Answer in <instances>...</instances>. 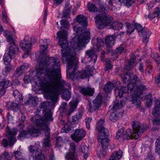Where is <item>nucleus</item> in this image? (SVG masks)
I'll list each match as a JSON object with an SVG mask.
<instances>
[{
  "mask_svg": "<svg viewBox=\"0 0 160 160\" xmlns=\"http://www.w3.org/2000/svg\"><path fill=\"white\" fill-rule=\"evenodd\" d=\"M160 13V8L159 7H157L153 12H150L148 16V18L152 19L156 17H158Z\"/></svg>",
  "mask_w": 160,
  "mask_h": 160,
  "instance_id": "c85d7f7f",
  "label": "nucleus"
},
{
  "mask_svg": "<svg viewBox=\"0 0 160 160\" xmlns=\"http://www.w3.org/2000/svg\"><path fill=\"white\" fill-rule=\"evenodd\" d=\"M50 103L48 101L41 103L36 110L37 114L34 118L31 119L35 120V125L44 132L46 138L42 141L43 148H48L50 146V129L48 125L49 122L53 120L51 111L49 108Z\"/></svg>",
  "mask_w": 160,
  "mask_h": 160,
  "instance_id": "f03ea898",
  "label": "nucleus"
},
{
  "mask_svg": "<svg viewBox=\"0 0 160 160\" xmlns=\"http://www.w3.org/2000/svg\"><path fill=\"white\" fill-rule=\"evenodd\" d=\"M67 103L66 102H63L62 103L60 107L59 108L60 112H65L67 109Z\"/></svg>",
  "mask_w": 160,
  "mask_h": 160,
  "instance_id": "603ef678",
  "label": "nucleus"
},
{
  "mask_svg": "<svg viewBox=\"0 0 160 160\" xmlns=\"http://www.w3.org/2000/svg\"><path fill=\"white\" fill-rule=\"evenodd\" d=\"M121 77L123 83L125 84H127L131 78L130 73L128 72H127L126 73H123L121 75Z\"/></svg>",
  "mask_w": 160,
  "mask_h": 160,
  "instance_id": "bb28decb",
  "label": "nucleus"
},
{
  "mask_svg": "<svg viewBox=\"0 0 160 160\" xmlns=\"http://www.w3.org/2000/svg\"><path fill=\"white\" fill-rule=\"evenodd\" d=\"M122 151L119 150L112 154L109 160H119L122 156Z\"/></svg>",
  "mask_w": 160,
  "mask_h": 160,
  "instance_id": "5701e85b",
  "label": "nucleus"
},
{
  "mask_svg": "<svg viewBox=\"0 0 160 160\" xmlns=\"http://www.w3.org/2000/svg\"><path fill=\"white\" fill-rule=\"evenodd\" d=\"M1 144L4 147H7L8 145H9L11 146L10 145L9 141L8 142L7 139L5 138L3 139L1 143Z\"/></svg>",
  "mask_w": 160,
  "mask_h": 160,
  "instance_id": "69168bd1",
  "label": "nucleus"
},
{
  "mask_svg": "<svg viewBox=\"0 0 160 160\" xmlns=\"http://www.w3.org/2000/svg\"><path fill=\"white\" fill-rule=\"evenodd\" d=\"M103 96V95L102 96L99 93L96 99L93 101L92 104L90 103H89V105L91 111H95L98 109L102 103V97Z\"/></svg>",
  "mask_w": 160,
  "mask_h": 160,
  "instance_id": "ddd939ff",
  "label": "nucleus"
},
{
  "mask_svg": "<svg viewBox=\"0 0 160 160\" xmlns=\"http://www.w3.org/2000/svg\"><path fill=\"white\" fill-rule=\"evenodd\" d=\"M155 83L160 88V74L156 76L155 78Z\"/></svg>",
  "mask_w": 160,
  "mask_h": 160,
  "instance_id": "e2e57ef3",
  "label": "nucleus"
},
{
  "mask_svg": "<svg viewBox=\"0 0 160 160\" xmlns=\"http://www.w3.org/2000/svg\"><path fill=\"white\" fill-rule=\"evenodd\" d=\"M108 3L110 5L113 7H116V5L118 2H121V0H109Z\"/></svg>",
  "mask_w": 160,
  "mask_h": 160,
  "instance_id": "864d4df0",
  "label": "nucleus"
},
{
  "mask_svg": "<svg viewBox=\"0 0 160 160\" xmlns=\"http://www.w3.org/2000/svg\"><path fill=\"white\" fill-rule=\"evenodd\" d=\"M135 29H136L138 32H142L144 29L147 28L145 27L142 28L140 24H135Z\"/></svg>",
  "mask_w": 160,
  "mask_h": 160,
  "instance_id": "5fc2aeb1",
  "label": "nucleus"
},
{
  "mask_svg": "<svg viewBox=\"0 0 160 160\" xmlns=\"http://www.w3.org/2000/svg\"><path fill=\"white\" fill-rule=\"evenodd\" d=\"M94 92V91H80V92L84 96H92Z\"/></svg>",
  "mask_w": 160,
  "mask_h": 160,
  "instance_id": "3c124183",
  "label": "nucleus"
},
{
  "mask_svg": "<svg viewBox=\"0 0 160 160\" xmlns=\"http://www.w3.org/2000/svg\"><path fill=\"white\" fill-rule=\"evenodd\" d=\"M75 153L69 152L66 156L65 158L66 160H77V158L75 155Z\"/></svg>",
  "mask_w": 160,
  "mask_h": 160,
  "instance_id": "e433bc0d",
  "label": "nucleus"
},
{
  "mask_svg": "<svg viewBox=\"0 0 160 160\" xmlns=\"http://www.w3.org/2000/svg\"><path fill=\"white\" fill-rule=\"evenodd\" d=\"M23 72L18 67V68L14 74L12 76V78L14 79L15 78H18L20 77L23 73Z\"/></svg>",
  "mask_w": 160,
  "mask_h": 160,
  "instance_id": "ea45409f",
  "label": "nucleus"
},
{
  "mask_svg": "<svg viewBox=\"0 0 160 160\" xmlns=\"http://www.w3.org/2000/svg\"><path fill=\"white\" fill-rule=\"evenodd\" d=\"M117 88H115L114 84L110 82H107L104 86L103 90H112L114 89V90H117Z\"/></svg>",
  "mask_w": 160,
  "mask_h": 160,
  "instance_id": "f704fd0d",
  "label": "nucleus"
},
{
  "mask_svg": "<svg viewBox=\"0 0 160 160\" xmlns=\"http://www.w3.org/2000/svg\"><path fill=\"white\" fill-rule=\"evenodd\" d=\"M27 134V132L24 130L21 131L18 136V138L21 140L24 138L26 137Z\"/></svg>",
  "mask_w": 160,
  "mask_h": 160,
  "instance_id": "4d7b16f0",
  "label": "nucleus"
},
{
  "mask_svg": "<svg viewBox=\"0 0 160 160\" xmlns=\"http://www.w3.org/2000/svg\"><path fill=\"white\" fill-rule=\"evenodd\" d=\"M104 44V42L102 38H98L97 39L96 46L97 48L102 46Z\"/></svg>",
  "mask_w": 160,
  "mask_h": 160,
  "instance_id": "13d9d810",
  "label": "nucleus"
},
{
  "mask_svg": "<svg viewBox=\"0 0 160 160\" xmlns=\"http://www.w3.org/2000/svg\"><path fill=\"white\" fill-rule=\"evenodd\" d=\"M49 78L40 81L39 84L42 90H69L71 85L62 78L60 72L54 71L48 72Z\"/></svg>",
  "mask_w": 160,
  "mask_h": 160,
  "instance_id": "7ed1b4c3",
  "label": "nucleus"
},
{
  "mask_svg": "<svg viewBox=\"0 0 160 160\" xmlns=\"http://www.w3.org/2000/svg\"><path fill=\"white\" fill-rule=\"evenodd\" d=\"M85 131L82 129H77L72 136V139L76 142H78L81 140L85 136Z\"/></svg>",
  "mask_w": 160,
  "mask_h": 160,
  "instance_id": "4468645a",
  "label": "nucleus"
},
{
  "mask_svg": "<svg viewBox=\"0 0 160 160\" xmlns=\"http://www.w3.org/2000/svg\"><path fill=\"white\" fill-rule=\"evenodd\" d=\"M13 153L14 154V155L16 160L22 159L23 157H24L22 153L19 151L17 150L14 151Z\"/></svg>",
  "mask_w": 160,
  "mask_h": 160,
  "instance_id": "79ce46f5",
  "label": "nucleus"
},
{
  "mask_svg": "<svg viewBox=\"0 0 160 160\" xmlns=\"http://www.w3.org/2000/svg\"><path fill=\"white\" fill-rule=\"evenodd\" d=\"M76 21L82 27L88 26V22L86 17L82 15H79L77 16Z\"/></svg>",
  "mask_w": 160,
  "mask_h": 160,
  "instance_id": "dca6fc26",
  "label": "nucleus"
},
{
  "mask_svg": "<svg viewBox=\"0 0 160 160\" xmlns=\"http://www.w3.org/2000/svg\"><path fill=\"white\" fill-rule=\"evenodd\" d=\"M87 7L90 12H94L98 11V8L96 5L91 2L88 3Z\"/></svg>",
  "mask_w": 160,
  "mask_h": 160,
  "instance_id": "c9c22d12",
  "label": "nucleus"
},
{
  "mask_svg": "<svg viewBox=\"0 0 160 160\" xmlns=\"http://www.w3.org/2000/svg\"><path fill=\"white\" fill-rule=\"evenodd\" d=\"M61 91H43V96L47 99L51 100L53 102L57 101L58 97ZM62 98L68 101L71 97V93L69 91H61Z\"/></svg>",
  "mask_w": 160,
  "mask_h": 160,
  "instance_id": "1a4fd4ad",
  "label": "nucleus"
},
{
  "mask_svg": "<svg viewBox=\"0 0 160 160\" xmlns=\"http://www.w3.org/2000/svg\"><path fill=\"white\" fill-rule=\"evenodd\" d=\"M142 35L143 42L145 43H147L151 35V32L147 28L144 29L142 32Z\"/></svg>",
  "mask_w": 160,
  "mask_h": 160,
  "instance_id": "412c9836",
  "label": "nucleus"
},
{
  "mask_svg": "<svg viewBox=\"0 0 160 160\" xmlns=\"http://www.w3.org/2000/svg\"><path fill=\"white\" fill-rule=\"evenodd\" d=\"M56 145L57 146L61 147V143L62 142V138L60 137H58L56 138Z\"/></svg>",
  "mask_w": 160,
  "mask_h": 160,
  "instance_id": "774afa93",
  "label": "nucleus"
},
{
  "mask_svg": "<svg viewBox=\"0 0 160 160\" xmlns=\"http://www.w3.org/2000/svg\"><path fill=\"white\" fill-rule=\"evenodd\" d=\"M125 103V102L124 100H122L120 101L116 100L113 106V109L115 110L121 109L124 106Z\"/></svg>",
  "mask_w": 160,
  "mask_h": 160,
  "instance_id": "393cba45",
  "label": "nucleus"
},
{
  "mask_svg": "<svg viewBox=\"0 0 160 160\" xmlns=\"http://www.w3.org/2000/svg\"><path fill=\"white\" fill-rule=\"evenodd\" d=\"M11 69L12 68L10 66H6L2 71V73L3 75H7L10 73Z\"/></svg>",
  "mask_w": 160,
  "mask_h": 160,
  "instance_id": "8fccbe9b",
  "label": "nucleus"
},
{
  "mask_svg": "<svg viewBox=\"0 0 160 160\" xmlns=\"http://www.w3.org/2000/svg\"><path fill=\"white\" fill-rule=\"evenodd\" d=\"M104 120L101 119L97 124L96 129L99 132L98 141L100 142L102 148L106 149L109 145V140L108 137L109 135L108 130L103 127L104 125Z\"/></svg>",
  "mask_w": 160,
  "mask_h": 160,
  "instance_id": "0eeeda50",
  "label": "nucleus"
},
{
  "mask_svg": "<svg viewBox=\"0 0 160 160\" xmlns=\"http://www.w3.org/2000/svg\"><path fill=\"white\" fill-rule=\"evenodd\" d=\"M2 19L3 22L5 23H7L8 22L7 16L5 12L2 11Z\"/></svg>",
  "mask_w": 160,
  "mask_h": 160,
  "instance_id": "338daca9",
  "label": "nucleus"
},
{
  "mask_svg": "<svg viewBox=\"0 0 160 160\" xmlns=\"http://www.w3.org/2000/svg\"><path fill=\"white\" fill-rule=\"evenodd\" d=\"M145 91H130L133 93L131 98V101L132 103L136 106L137 107L141 104L140 100L141 99H147L146 104L147 107H149L152 102V98L151 94H147Z\"/></svg>",
  "mask_w": 160,
  "mask_h": 160,
  "instance_id": "6e6552de",
  "label": "nucleus"
},
{
  "mask_svg": "<svg viewBox=\"0 0 160 160\" xmlns=\"http://www.w3.org/2000/svg\"><path fill=\"white\" fill-rule=\"evenodd\" d=\"M29 67V64L28 63H25L18 68L24 73L28 69Z\"/></svg>",
  "mask_w": 160,
  "mask_h": 160,
  "instance_id": "de8ad7c7",
  "label": "nucleus"
},
{
  "mask_svg": "<svg viewBox=\"0 0 160 160\" xmlns=\"http://www.w3.org/2000/svg\"><path fill=\"white\" fill-rule=\"evenodd\" d=\"M136 59V56L134 55H132L128 64L124 67V69L128 71H131L133 68Z\"/></svg>",
  "mask_w": 160,
  "mask_h": 160,
  "instance_id": "a211bd4d",
  "label": "nucleus"
},
{
  "mask_svg": "<svg viewBox=\"0 0 160 160\" xmlns=\"http://www.w3.org/2000/svg\"><path fill=\"white\" fill-rule=\"evenodd\" d=\"M28 132L32 137H37L40 133V129L35 128L32 125L28 126Z\"/></svg>",
  "mask_w": 160,
  "mask_h": 160,
  "instance_id": "f3484780",
  "label": "nucleus"
},
{
  "mask_svg": "<svg viewBox=\"0 0 160 160\" xmlns=\"http://www.w3.org/2000/svg\"><path fill=\"white\" fill-rule=\"evenodd\" d=\"M71 8L67 7L65 6V11L63 13L64 17L68 18L69 17L70 13L71 11Z\"/></svg>",
  "mask_w": 160,
  "mask_h": 160,
  "instance_id": "49530a36",
  "label": "nucleus"
},
{
  "mask_svg": "<svg viewBox=\"0 0 160 160\" xmlns=\"http://www.w3.org/2000/svg\"><path fill=\"white\" fill-rule=\"evenodd\" d=\"M14 57L13 56L10 55L8 53H5L3 57V60L4 64L6 65H9L11 59Z\"/></svg>",
  "mask_w": 160,
  "mask_h": 160,
  "instance_id": "c756f323",
  "label": "nucleus"
},
{
  "mask_svg": "<svg viewBox=\"0 0 160 160\" xmlns=\"http://www.w3.org/2000/svg\"><path fill=\"white\" fill-rule=\"evenodd\" d=\"M41 45H40L42 51L44 52L48 48V46L50 44V41L49 39H41L40 41Z\"/></svg>",
  "mask_w": 160,
  "mask_h": 160,
  "instance_id": "4be33fe9",
  "label": "nucleus"
},
{
  "mask_svg": "<svg viewBox=\"0 0 160 160\" xmlns=\"http://www.w3.org/2000/svg\"><path fill=\"white\" fill-rule=\"evenodd\" d=\"M4 158L7 160H11L12 156L11 153L5 151L0 156V160H4Z\"/></svg>",
  "mask_w": 160,
  "mask_h": 160,
  "instance_id": "7c9ffc66",
  "label": "nucleus"
},
{
  "mask_svg": "<svg viewBox=\"0 0 160 160\" xmlns=\"http://www.w3.org/2000/svg\"><path fill=\"white\" fill-rule=\"evenodd\" d=\"M100 7L99 9V15L95 17L97 28L98 29H103L111 22V19L107 14L109 8L104 3H101L98 1Z\"/></svg>",
  "mask_w": 160,
  "mask_h": 160,
  "instance_id": "423d86ee",
  "label": "nucleus"
},
{
  "mask_svg": "<svg viewBox=\"0 0 160 160\" xmlns=\"http://www.w3.org/2000/svg\"><path fill=\"white\" fill-rule=\"evenodd\" d=\"M71 130V127H68L67 124H66L62 129V132H67L68 131H69Z\"/></svg>",
  "mask_w": 160,
  "mask_h": 160,
  "instance_id": "0e129e2a",
  "label": "nucleus"
},
{
  "mask_svg": "<svg viewBox=\"0 0 160 160\" xmlns=\"http://www.w3.org/2000/svg\"><path fill=\"white\" fill-rule=\"evenodd\" d=\"M19 50V48L17 44L11 45L9 46L8 53L10 55L14 57L15 55L18 52Z\"/></svg>",
  "mask_w": 160,
  "mask_h": 160,
  "instance_id": "aec40b11",
  "label": "nucleus"
},
{
  "mask_svg": "<svg viewBox=\"0 0 160 160\" xmlns=\"http://www.w3.org/2000/svg\"><path fill=\"white\" fill-rule=\"evenodd\" d=\"M153 67L151 62L148 63L147 68L145 71V74L146 75H149L153 71Z\"/></svg>",
  "mask_w": 160,
  "mask_h": 160,
  "instance_id": "c03bdc74",
  "label": "nucleus"
},
{
  "mask_svg": "<svg viewBox=\"0 0 160 160\" xmlns=\"http://www.w3.org/2000/svg\"><path fill=\"white\" fill-rule=\"evenodd\" d=\"M7 132L9 135L8 138L9 141L10 145L11 147L13 145L14 143L16 140V138L14 137L18 132V130L16 129L13 128L12 130L8 129L7 128Z\"/></svg>",
  "mask_w": 160,
  "mask_h": 160,
  "instance_id": "2eb2a0df",
  "label": "nucleus"
},
{
  "mask_svg": "<svg viewBox=\"0 0 160 160\" xmlns=\"http://www.w3.org/2000/svg\"><path fill=\"white\" fill-rule=\"evenodd\" d=\"M126 26L127 29V32L129 33H131L135 29V24H130L129 23H128L126 25Z\"/></svg>",
  "mask_w": 160,
  "mask_h": 160,
  "instance_id": "4c0bfd02",
  "label": "nucleus"
},
{
  "mask_svg": "<svg viewBox=\"0 0 160 160\" xmlns=\"http://www.w3.org/2000/svg\"><path fill=\"white\" fill-rule=\"evenodd\" d=\"M41 67L37 70V75L38 79L44 81L49 78L48 72L54 71L56 72L60 71V62L58 58L47 57L39 64Z\"/></svg>",
  "mask_w": 160,
  "mask_h": 160,
  "instance_id": "20e7f679",
  "label": "nucleus"
},
{
  "mask_svg": "<svg viewBox=\"0 0 160 160\" xmlns=\"http://www.w3.org/2000/svg\"><path fill=\"white\" fill-rule=\"evenodd\" d=\"M156 146L158 153L160 154V138L157 139L156 142Z\"/></svg>",
  "mask_w": 160,
  "mask_h": 160,
  "instance_id": "680f3d73",
  "label": "nucleus"
},
{
  "mask_svg": "<svg viewBox=\"0 0 160 160\" xmlns=\"http://www.w3.org/2000/svg\"><path fill=\"white\" fill-rule=\"evenodd\" d=\"M29 149L30 152L32 153L36 152L38 153L39 150V146L38 145H35L34 146H31L29 147Z\"/></svg>",
  "mask_w": 160,
  "mask_h": 160,
  "instance_id": "09e8293b",
  "label": "nucleus"
},
{
  "mask_svg": "<svg viewBox=\"0 0 160 160\" xmlns=\"http://www.w3.org/2000/svg\"><path fill=\"white\" fill-rule=\"evenodd\" d=\"M73 30L76 35L72 39L71 43L73 46L69 47L67 42V32L64 30L58 31L57 33L59 38L58 43L62 48L61 50L62 59L64 63H67V78L72 80L88 78L90 72L89 70L75 73L78 68V61L76 57L75 49L77 47H82L87 43L90 39V32L86 29L82 30L80 27H74Z\"/></svg>",
  "mask_w": 160,
  "mask_h": 160,
  "instance_id": "f257e3e1",
  "label": "nucleus"
},
{
  "mask_svg": "<svg viewBox=\"0 0 160 160\" xmlns=\"http://www.w3.org/2000/svg\"><path fill=\"white\" fill-rule=\"evenodd\" d=\"M120 116V113L119 112H114L112 113L109 116L110 120L113 122L118 120Z\"/></svg>",
  "mask_w": 160,
  "mask_h": 160,
  "instance_id": "2f4dec72",
  "label": "nucleus"
},
{
  "mask_svg": "<svg viewBox=\"0 0 160 160\" xmlns=\"http://www.w3.org/2000/svg\"><path fill=\"white\" fill-rule=\"evenodd\" d=\"M95 52L93 48H91L90 49L86 51L84 57L82 59V62L87 63L88 62L93 61V63L94 64L98 57L97 55L95 53Z\"/></svg>",
  "mask_w": 160,
  "mask_h": 160,
  "instance_id": "9b49d317",
  "label": "nucleus"
},
{
  "mask_svg": "<svg viewBox=\"0 0 160 160\" xmlns=\"http://www.w3.org/2000/svg\"><path fill=\"white\" fill-rule=\"evenodd\" d=\"M38 99L37 97L31 96L27 102H25V103L35 107L38 104Z\"/></svg>",
  "mask_w": 160,
  "mask_h": 160,
  "instance_id": "b1692460",
  "label": "nucleus"
},
{
  "mask_svg": "<svg viewBox=\"0 0 160 160\" xmlns=\"http://www.w3.org/2000/svg\"><path fill=\"white\" fill-rule=\"evenodd\" d=\"M37 156L35 157V160H45V157L43 154L38 153Z\"/></svg>",
  "mask_w": 160,
  "mask_h": 160,
  "instance_id": "bf43d9fd",
  "label": "nucleus"
},
{
  "mask_svg": "<svg viewBox=\"0 0 160 160\" xmlns=\"http://www.w3.org/2000/svg\"><path fill=\"white\" fill-rule=\"evenodd\" d=\"M132 131L131 129H128L124 133L123 128H120L116 133V138L118 139L120 138H122L125 140H128L133 138L137 139L147 129L144 125L138 122L133 121L132 122Z\"/></svg>",
  "mask_w": 160,
  "mask_h": 160,
  "instance_id": "39448f33",
  "label": "nucleus"
},
{
  "mask_svg": "<svg viewBox=\"0 0 160 160\" xmlns=\"http://www.w3.org/2000/svg\"><path fill=\"white\" fill-rule=\"evenodd\" d=\"M22 93L19 91H14L13 95L14 97L16 99L19 98V100L23 99Z\"/></svg>",
  "mask_w": 160,
  "mask_h": 160,
  "instance_id": "37998d69",
  "label": "nucleus"
},
{
  "mask_svg": "<svg viewBox=\"0 0 160 160\" xmlns=\"http://www.w3.org/2000/svg\"><path fill=\"white\" fill-rule=\"evenodd\" d=\"M62 29L63 28H68V22L66 19H63L60 21Z\"/></svg>",
  "mask_w": 160,
  "mask_h": 160,
  "instance_id": "a19ab883",
  "label": "nucleus"
},
{
  "mask_svg": "<svg viewBox=\"0 0 160 160\" xmlns=\"http://www.w3.org/2000/svg\"><path fill=\"white\" fill-rule=\"evenodd\" d=\"M32 39H33V42L36 43L37 42V39L35 38H32L28 35L26 36L24 39L20 42V47L25 53L22 56L23 58H27L29 54L30 50L31 47Z\"/></svg>",
  "mask_w": 160,
  "mask_h": 160,
  "instance_id": "9d476101",
  "label": "nucleus"
},
{
  "mask_svg": "<svg viewBox=\"0 0 160 160\" xmlns=\"http://www.w3.org/2000/svg\"><path fill=\"white\" fill-rule=\"evenodd\" d=\"M116 38L114 35L108 36L106 37L105 42L107 48H111L113 45Z\"/></svg>",
  "mask_w": 160,
  "mask_h": 160,
  "instance_id": "6ab92c4d",
  "label": "nucleus"
},
{
  "mask_svg": "<svg viewBox=\"0 0 160 160\" xmlns=\"http://www.w3.org/2000/svg\"><path fill=\"white\" fill-rule=\"evenodd\" d=\"M105 70L107 71L112 68V66L111 64V61L109 59H107L105 61Z\"/></svg>",
  "mask_w": 160,
  "mask_h": 160,
  "instance_id": "a18cd8bd",
  "label": "nucleus"
},
{
  "mask_svg": "<svg viewBox=\"0 0 160 160\" xmlns=\"http://www.w3.org/2000/svg\"><path fill=\"white\" fill-rule=\"evenodd\" d=\"M81 150L82 153H85L88 152L89 149L88 147L84 144H82L81 146Z\"/></svg>",
  "mask_w": 160,
  "mask_h": 160,
  "instance_id": "052dcab7",
  "label": "nucleus"
},
{
  "mask_svg": "<svg viewBox=\"0 0 160 160\" xmlns=\"http://www.w3.org/2000/svg\"><path fill=\"white\" fill-rule=\"evenodd\" d=\"M128 91H115V94L116 97L127 98L126 94L128 93Z\"/></svg>",
  "mask_w": 160,
  "mask_h": 160,
  "instance_id": "72a5a7b5",
  "label": "nucleus"
},
{
  "mask_svg": "<svg viewBox=\"0 0 160 160\" xmlns=\"http://www.w3.org/2000/svg\"><path fill=\"white\" fill-rule=\"evenodd\" d=\"M78 102L77 99L71 102L70 103V107L68 112V115H70L72 112L74 111L77 107Z\"/></svg>",
  "mask_w": 160,
  "mask_h": 160,
  "instance_id": "a878e982",
  "label": "nucleus"
},
{
  "mask_svg": "<svg viewBox=\"0 0 160 160\" xmlns=\"http://www.w3.org/2000/svg\"><path fill=\"white\" fill-rule=\"evenodd\" d=\"M138 79V77L137 75H134L133 76L130 82L127 85L128 90H135L136 88H137V90H144L147 89L145 86L142 84L136 86L137 83H139L140 81Z\"/></svg>",
  "mask_w": 160,
  "mask_h": 160,
  "instance_id": "f8f14e48",
  "label": "nucleus"
},
{
  "mask_svg": "<svg viewBox=\"0 0 160 160\" xmlns=\"http://www.w3.org/2000/svg\"><path fill=\"white\" fill-rule=\"evenodd\" d=\"M11 85L10 82L8 80H3L0 82V87L4 89L9 87Z\"/></svg>",
  "mask_w": 160,
  "mask_h": 160,
  "instance_id": "473e14b6",
  "label": "nucleus"
},
{
  "mask_svg": "<svg viewBox=\"0 0 160 160\" xmlns=\"http://www.w3.org/2000/svg\"><path fill=\"white\" fill-rule=\"evenodd\" d=\"M124 50V48L122 47H120L116 48V49L114 51V54H116L117 55H119L121 54L123 52Z\"/></svg>",
  "mask_w": 160,
  "mask_h": 160,
  "instance_id": "6e6d98bb",
  "label": "nucleus"
},
{
  "mask_svg": "<svg viewBox=\"0 0 160 160\" xmlns=\"http://www.w3.org/2000/svg\"><path fill=\"white\" fill-rule=\"evenodd\" d=\"M110 25H111V27L113 29L115 30H118L120 29L122 27V24L121 23L116 22L112 23L111 20L110 24L106 26Z\"/></svg>",
  "mask_w": 160,
  "mask_h": 160,
  "instance_id": "cd10ccee",
  "label": "nucleus"
},
{
  "mask_svg": "<svg viewBox=\"0 0 160 160\" xmlns=\"http://www.w3.org/2000/svg\"><path fill=\"white\" fill-rule=\"evenodd\" d=\"M6 40L9 43V45L11 46L17 44L16 40L12 36V35H8L7 37Z\"/></svg>",
  "mask_w": 160,
  "mask_h": 160,
  "instance_id": "58836bf2",
  "label": "nucleus"
}]
</instances>
